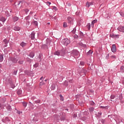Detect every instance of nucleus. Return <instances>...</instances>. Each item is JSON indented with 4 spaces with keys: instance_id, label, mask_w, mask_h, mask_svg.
Returning a JSON list of instances; mask_svg holds the SVG:
<instances>
[{
    "instance_id": "bb28decb",
    "label": "nucleus",
    "mask_w": 124,
    "mask_h": 124,
    "mask_svg": "<svg viewBox=\"0 0 124 124\" xmlns=\"http://www.w3.org/2000/svg\"><path fill=\"white\" fill-rule=\"evenodd\" d=\"M40 80H42L43 82H47L48 79H45V78H40Z\"/></svg>"
},
{
    "instance_id": "c85d7f7f",
    "label": "nucleus",
    "mask_w": 124,
    "mask_h": 124,
    "mask_svg": "<svg viewBox=\"0 0 124 124\" xmlns=\"http://www.w3.org/2000/svg\"><path fill=\"white\" fill-rule=\"evenodd\" d=\"M3 61V56L2 55H0V62H2Z\"/></svg>"
},
{
    "instance_id": "4c0bfd02",
    "label": "nucleus",
    "mask_w": 124,
    "mask_h": 124,
    "mask_svg": "<svg viewBox=\"0 0 124 124\" xmlns=\"http://www.w3.org/2000/svg\"><path fill=\"white\" fill-rule=\"evenodd\" d=\"M18 63H19V64H23V63H24V61H18Z\"/></svg>"
},
{
    "instance_id": "603ef678",
    "label": "nucleus",
    "mask_w": 124,
    "mask_h": 124,
    "mask_svg": "<svg viewBox=\"0 0 124 124\" xmlns=\"http://www.w3.org/2000/svg\"><path fill=\"white\" fill-rule=\"evenodd\" d=\"M82 47H83L84 48H86V47H87V45H84V44H82Z\"/></svg>"
},
{
    "instance_id": "de8ad7c7",
    "label": "nucleus",
    "mask_w": 124,
    "mask_h": 124,
    "mask_svg": "<svg viewBox=\"0 0 124 124\" xmlns=\"http://www.w3.org/2000/svg\"><path fill=\"white\" fill-rule=\"evenodd\" d=\"M110 98H111V99H114L115 98V96L114 95H111Z\"/></svg>"
},
{
    "instance_id": "3c124183",
    "label": "nucleus",
    "mask_w": 124,
    "mask_h": 124,
    "mask_svg": "<svg viewBox=\"0 0 124 124\" xmlns=\"http://www.w3.org/2000/svg\"><path fill=\"white\" fill-rule=\"evenodd\" d=\"M16 73H17V71H14L13 72V74H14V75H16Z\"/></svg>"
},
{
    "instance_id": "aec40b11",
    "label": "nucleus",
    "mask_w": 124,
    "mask_h": 124,
    "mask_svg": "<svg viewBox=\"0 0 124 124\" xmlns=\"http://www.w3.org/2000/svg\"><path fill=\"white\" fill-rule=\"evenodd\" d=\"M8 111H11L12 110V108H11V106H7L6 107Z\"/></svg>"
},
{
    "instance_id": "7c9ffc66",
    "label": "nucleus",
    "mask_w": 124,
    "mask_h": 124,
    "mask_svg": "<svg viewBox=\"0 0 124 124\" xmlns=\"http://www.w3.org/2000/svg\"><path fill=\"white\" fill-rule=\"evenodd\" d=\"M64 86H66V87H67V86H68V81L65 80L64 82Z\"/></svg>"
},
{
    "instance_id": "338daca9",
    "label": "nucleus",
    "mask_w": 124,
    "mask_h": 124,
    "mask_svg": "<svg viewBox=\"0 0 124 124\" xmlns=\"http://www.w3.org/2000/svg\"><path fill=\"white\" fill-rule=\"evenodd\" d=\"M1 26H2V25L0 23V27H1Z\"/></svg>"
},
{
    "instance_id": "e2e57ef3",
    "label": "nucleus",
    "mask_w": 124,
    "mask_h": 124,
    "mask_svg": "<svg viewBox=\"0 0 124 124\" xmlns=\"http://www.w3.org/2000/svg\"><path fill=\"white\" fill-rule=\"evenodd\" d=\"M106 58H109V54H108V56H107Z\"/></svg>"
},
{
    "instance_id": "a211bd4d",
    "label": "nucleus",
    "mask_w": 124,
    "mask_h": 124,
    "mask_svg": "<svg viewBox=\"0 0 124 124\" xmlns=\"http://www.w3.org/2000/svg\"><path fill=\"white\" fill-rule=\"evenodd\" d=\"M34 101L36 104H38V103H40V102H41V101L39 99L34 100Z\"/></svg>"
},
{
    "instance_id": "f03ea898",
    "label": "nucleus",
    "mask_w": 124,
    "mask_h": 124,
    "mask_svg": "<svg viewBox=\"0 0 124 124\" xmlns=\"http://www.w3.org/2000/svg\"><path fill=\"white\" fill-rule=\"evenodd\" d=\"M70 43V41H69V40H68V39H64L62 41V44H63V45L65 46H67V45Z\"/></svg>"
},
{
    "instance_id": "69168bd1",
    "label": "nucleus",
    "mask_w": 124,
    "mask_h": 124,
    "mask_svg": "<svg viewBox=\"0 0 124 124\" xmlns=\"http://www.w3.org/2000/svg\"><path fill=\"white\" fill-rule=\"evenodd\" d=\"M65 110H66V111H68V108H66V109H65Z\"/></svg>"
},
{
    "instance_id": "5fc2aeb1",
    "label": "nucleus",
    "mask_w": 124,
    "mask_h": 124,
    "mask_svg": "<svg viewBox=\"0 0 124 124\" xmlns=\"http://www.w3.org/2000/svg\"><path fill=\"white\" fill-rule=\"evenodd\" d=\"M74 118H77V115H76V114H74L73 115Z\"/></svg>"
},
{
    "instance_id": "8fccbe9b",
    "label": "nucleus",
    "mask_w": 124,
    "mask_h": 124,
    "mask_svg": "<svg viewBox=\"0 0 124 124\" xmlns=\"http://www.w3.org/2000/svg\"><path fill=\"white\" fill-rule=\"evenodd\" d=\"M24 11H25L26 13H28V12H29V9H28L24 10Z\"/></svg>"
},
{
    "instance_id": "09e8293b",
    "label": "nucleus",
    "mask_w": 124,
    "mask_h": 124,
    "mask_svg": "<svg viewBox=\"0 0 124 124\" xmlns=\"http://www.w3.org/2000/svg\"><path fill=\"white\" fill-rule=\"evenodd\" d=\"M69 83H73V79H70L69 81H68Z\"/></svg>"
},
{
    "instance_id": "72a5a7b5",
    "label": "nucleus",
    "mask_w": 124,
    "mask_h": 124,
    "mask_svg": "<svg viewBox=\"0 0 124 124\" xmlns=\"http://www.w3.org/2000/svg\"><path fill=\"white\" fill-rule=\"evenodd\" d=\"M63 27V28H66L67 27V23L66 22H64Z\"/></svg>"
},
{
    "instance_id": "f257e3e1",
    "label": "nucleus",
    "mask_w": 124,
    "mask_h": 124,
    "mask_svg": "<svg viewBox=\"0 0 124 124\" xmlns=\"http://www.w3.org/2000/svg\"><path fill=\"white\" fill-rule=\"evenodd\" d=\"M71 55L72 56H73L74 58H77L76 56L79 55V52L76 50H73L71 51Z\"/></svg>"
},
{
    "instance_id": "37998d69",
    "label": "nucleus",
    "mask_w": 124,
    "mask_h": 124,
    "mask_svg": "<svg viewBox=\"0 0 124 124\" xmlns=\"http://www.w3.org/2000/svg\"><path fill=\"white\" fill-rule=\"evenodd\" d=\"M53 10H55V11H57V10H58V9H57L56 6H53Z\"/></svg>"
},
{
    "instance_id": "a18cd8bd",
    "label": "nucleus",
    "mask_w": 124,
    "mask_h": 124,
    "mask_svg": "<svg viewBox=\"0 0 124 124\" xmlns=\"http://www.w3.org/2000/svg\"><path fill=\"white\" fill-rule=\"evenodd\" d=\"M119 99L120 100H122L123 99V96L122 95H119Z\"/></svg>"
},
{
    "instance_id": "a19ab883",
    "label": "nucleus",
    "mask_w": 124,
    "mask_h": 124,
    "mask_svg": "<svg viewBox=\"0 0 124 124\" xmlns=\"http://www.w3.org/2000/svg\"><path fill=\"white\" fill-rule=\"evenodd\" d=\"M3 42H4V43L5 44H7V43H8V41H7V40H6V39L4 40Z\"/></svg>"
},
{
    "instance_id": "6e6d98bb",
    "label": "nucleus",
    "mask_w": 124,
    "mask_h": 124,
    "mask_svg": "<svg viewBox=\"0 0 124 124\" xmlns=\"http://www.w3.org/2000/svg\"><path fill=\"white\" fill-rule=\"evenodd\" d=\"M74 37H75V38H78V35H76L74 36Z\"/></svg>"
},
{
    "instance_id": "7ed1b4c3",
    "label": "nucleus",
    "mask_w": 124,
    "mask_h": 124,
    "mask_svg": "<svg viewBox=\"0 0 124 124\" xmlns=\"http://www.w3.org/2000/svg\"><path fill=\"white\" fill-rule=\"evenodd\" d=\"M3 81H6V84H10L12 82L11 78H3Z\"/></svg>"
},
{
    "instance_id": "39448f33",
    "label": "nucleus",
    "mask_w": 124,
    "mask_h": 124,
    "mask_svg": "<svg viewBox=\"0 0 124 124\" xmlns=\"http://www.w3.org/2000/svg\"><path fill=\"white\" fill-rule=\"evenodd\" d=\"M20 3L24 4H25V5H27V4H28V3L25 2L18 1V2H17V4H16V8L18 7V6L20 5Z\"/></svg>"
},
{
    "instance_id": "4be33fe9",
    "label": "nucleus",
    "mask_w": 124,
    "mask_h": 124,
    "mask_svg": "<svg viewBox=\"0 0 124 124\" xmlns=\"http://www.w3.org/2000/svg\"><path fill=\"white\" fill-rule=\"evenodd\" d=\"M89 110L90 112H93V111L94 110V108H93V107L90 108H89Z\"/></svg>"
},
{
    "instance_id": "412c9836",
    "label": "nucleus",
    "mask_w": 124,
    "mask_h": 124,
    "mask_svg": "<svg viewBox=\"0 0 124 124\" xmlns=\"http://www.w3.org/2000/svg\"><path fill=\"white\" fill-rule=\"evenodd\" d=\"M10 84L11 85V87L12 88V89H14V88H15V85L14 84V83H13V82H12Z\"/></svg>"
},
{
    "instance_id": "dca6fc26",
    "label": "nucleus",
    "mask_w": 124,
    "mask_h": 124,
    "mask_svg": "<svg viewBox=\"0 0 124 124\" xmlns=\"http://www.w3.org/2000/svg\"><path fill=\"white\" fill-rule=\"evenodd\" d=\"M65 120V115H62L61 117V121L63 122Z\"/></svg>"
},
{
    "instance_id": "6ab92c4d",
    "label": "nucleus",
    "mask_w": 124,
    "mask_h": 124,
    "mask_svg": "<svg viewBox=\"0 0 124 124\" xmlns=\"http://www.w3.org/2000/svg\"><path fill=\"white\" fill-rule=\"evenodd\" d=\"M100 108H101V109H104L105 110H106L107 109H108V106H100Z\"/></svg>"
},
{
    "instance_id": "13d9d810",
    "label": "nucleus",
    "mask_w": 124,
    "mask_h": 124,
    "mask_svg": "<svg viewBox=\"0 0 124 124\" xmlns=\"http://www.w3.org/2000/svg\"><path fill=\"white\" fill-rule=\"evenodd\" d=\"M76 31V30L75 29H74V30H73V33H75V32H74V31Z\"/></svg>"
},
{
    "instance_id": "ea45409f",
    "label": "nucleus",
    "mask_w": 124,
    "mask_h": 124,
    "mask_svg": "<svg viewBox=\"0 0 124 124\" xmlns=\"http://www.w3.org/2000/svg\"><path fill=\"white\" fill-rule=\"evenodd\" d=\"M34 67H38V63H36L35 64L33 65Z\"/></svg>"
},
{
    "instance_id": "2f4dec72",
    "label": "nucleus",
    "mask_w": 124,
    "mask_h": 124,
    "mask_svg": "<svg viewBox=\"0 0 124 124\" xmlns=\"http://www.w3.org/2000/svg\"><path fill=\"white\" fill-rule=\"evenodd\" d=\"M22 105L23 106H24V107H27V102H22Z\"/></svg>"
},
{
    "instance_id": "052dcab7",
    "label": "nucleus",
    "mask_w": 124,
    "mask_h": 124,
    "mask_svg": "<svg viewBox=\"0 0 124 124\" xmlns=\"http://www.w3.org/2000/svg\"><path fill=\"white\" fill-rule=\"evenodd\" d=\"M91 105H94V102H92V103H91Z\"/></svg>"
},
{
    "instance_id": "cd10ccee",
    "label": "nucleus",
    "mask_w": 124,
    "mask_h": 124,
    "mask_svg": "<svg viewBox=\"0 0 124 124\" xmlns=\"http://www.w3.org/2000/svg\"><path fill=\"white\" fill-rule=\"evenodd\" d=\"M54 54V55H56V56H60L61 55V53L59 51H56Z\"/></svg>"
},
{
    "instance_id": "a878e982",
    "label": "nucleus",
    "mask_w": 124,
    "mask_h": 124,
    "mask_svg": "<svg viewBox=\"0 0 124 124\" xmlns=\"http://www.w3.org/2000/svg\"><path fill=\"white\" fill-rule=\"evenodd\" d=\"M30 57L31 58H33V57H34V53L33 52H31L30 54Z\"/></svg>"
},
{
    "instance_id": "b1692460",
    "label": "nucleus",
    "mask_w": 124,
    "mask_h": 124,
    "mask_svg": "<svg viewBox=\"0 0 124 124\" xmlns=\"http://www.w3.org/2000/svg\"><path fill=\"white\" fill-rule=\"evenodd\" d=\"M15 31H18L20 30V27H16L14 28Z\"/></svg>"
},
{
    "instance_id": "c756f323",
    "label": "nucleus",
    "mask_w": 124,
    "mask_h": 124,
    "mask_svg": "<svg viewBox=\"0 0 124 124\" xmlns=\"http://www.w3.org/2000/svg\"><path fill=\"white\" fill-rule=\"evenodd\" d=\"M93 54V51L90 50L87 53V55H92Z\"/></svg>"
},
{
    "instance_id": "0eeeda50",
    "label": "nucleus",
    "mask_w": 124,
    "mask_h": 124,
    "mask_svg": "<svg viewBox=\"0 0 124 124\" xmlns=\"http://www.w3.org/2000/svg\"><path fill=\"white\" fill-rule=\"evenodd\" d=\"M67 20H68V23L69 24H73V18H72L70 17H68L67 18Z\"/></svg>"
},
{
    "instance_id": "864d4df0",
    "label": "nucleus",
    "mask_w": 124,
    "mask_h": 124,
    "mask_svg": "<svg viewBox=\"0 0 124 124\" xmlns=\"http://www.w3.org/2000/svg\"><path fill=\"white\" fill-rule=\"evenodd\" d=\"M120 15L122 16V17H124V14L122 12L120 13Z\"/></svg>"
},
{
    "instance_id": "2eb2a0df",
    "label": "nucleus",
    "mask_w": 124,
    "mask_h": 124,
    "mask_svg": "<svg viewBox=\"0 0 124 124\" xmlns=\"http://www.w3.org/2000/svg\"><path fill=\"white\" fill-rule=\"evenodd\" d=\"M12 62H13L16 63V62H18V58H13L12 59Z\"/></svg>"
},
{
    "instance_id": "f704fd0d",
    "label": "nucleus",
    "mask_w": 124,
    "mask_h": 124,
    "mask_svg": "<svg viewBox=\"0 0 124 124\" xmlns=\"http://www.w3.org/2000/svg\"><path fill=\"white\" fill-rule=\"evenodd\" d=\"M105 122H106L105 119L101 120V123H102V124H105Z\"/></svg>"
},
{
    "instance_id": "0e129e2a",
    "label": "nucleus",
    "mask_w": 124,
    "mask_h": 124,
    "mask_svg": "<svg viewBox=\"0 0 124 124\" xmlns=\"http://www.w3.org/2000/svg\"><path fill=\"white\" fill-rule=\"evenodd\" d=\"M2 105L0 103V108H1Z\"/></svg>"
},
{
    "instance_id": "9d476101",
    "label": "nucleus",
    "mask_w": 124,
    "mask_h": 124,
    "mask_svg": "<svg viewBox=\"0 0 124 124\" xmlns=\"http://www.w3.org/2000/svg\"><path fill=\"white\" fill-rule=\"evenodd\" d=\"M2 122L6 124V122H10V120H9V118H8V117H6L5 119L2 120Z\"/></svg>"
},
{
    "instance_id": "393cba45",
    "label": "nucleus",
    "mask_w": 124,
    "mask_h": 124,
    "mask_svg": "<svg viewBox=\"0 0 124 124\" xmlns=\"http://www.w3.org/2000/svg\"><path fill=\"white\" fill-rule=\"evenodd\" d=\"M20 45L22 46V47H25L27 45V44L26 43L22 42L20 44Z\"/></svg>"
},
{
    "instance_id": "c9c22d12",
    "label": "nucleus",
    "mask_w": 124,
    "mask_h": 124,
    "mask_svg": "<svg viewBox=\"0 0 124 124\" xmlns=\"http://www.w3.org/2000/svg\"><path fill=\"white\" fill-rule=\"evenodd\" d=\"M59 96L61 98V100L63 101V96H62V94H60Z\"/></svg>"
},
{
    "instance_id": "79ce46f5",
    "label": "nucleus",
    "mask_w": 124,
    "mask_h": 124,
    "mask_svg": "<svg viewBox=\"0 0 124 124\" xmlns=\"http://www.w3.org/2000/svg\"><path fill=\"white\" fill-rule=\"evenodd\" d=\"M34 25H35V26H38V23H37V21H34Z\"/></svg>"
},
{
    "instance_id": "5701e85b",
    "label": "nucleus",
    "mask_w": 124,
    "mask_h": 124,
    "mask_svg": "<svg viewBox=\"0 0 124 124\" xmlns=\"http://www.w3.org/2000/svg\"><path fill=\"white\" fill-rule=\"evenodd\" d=\"M13 20L14 22H16V21H18V20H19V18H18V17L17 16H15L14 17Z\"/></svg>"
},
{
    "instance_id": "9b49d317",
    "label": "nucleus",
    "mask_w": 124,
    "mask_h": 124,
    "mask_svg": "<svg viewBox=\"0 0 124 124\" xmlns=\"http://www.w3.org/2000/svg\"><path fill=\"white\" fill-rule=\"evenodd\" d=\"M102 115V112H98L97 114H95L96 118H101Z\"/></svg>"
},
{
    "instance_id": "473e14b6",
    "label": "nucleus",
    "mask_w": 124,
    "mask_h": 124,
    "mask_svg": "<svg viewBox=\"0 0 124 124\" xmlns=\"http://www.w3.org/2000/svg\"><path fill=\"white\" fill-rule=\"evenodd\" d=\"M17 94H18V95H20V94H22V91L21 90L17 91Z\"/></svg>"
},
{
    "instance_id": "f3484780",
    "label": "nucleus",
    "mask_w": 124,
    "mask_h": 124,
    "mask_svg": "<svg viewBox=\"0 0 124 124\" xmlns=\"http://www.w3.org/2000/svg\"><path fill=\"white\" fill-rule=\"evenodd\" d=\"M6 19L5 18L3 17H1L0 18V21H1V22H2L3 23H4V22H5L6 21Z\"/></svg>"
},
{
    "instance_id": "bf43d9fd",
    "label": "nucleus",
    "mask_w": 124,
    "mask_h": 124,
    "mask_svg": "<svg viewBox=\"0 0 124 124\" xmlns=\"http://www.w3.org/2000/svg\"><path fill=\"white\" fill-rule=\"evenodd\" d=\"M47 4H51V2H49V1H47L46 2Z\"/></svg>"
},
{
    "instance_id": "58836bf2",
    "label": "nucleus",
    "mask_w": 124,
    "mask_h": 124,
    "mask_svg": "<svg viewBox=\"0 0 124 124\" xmlns=\"http://www.w3.org/2000/svg\"><path fill=\"white\" fill-rule=\"evenodd\" d=\"M121 70H122V71L123 72H124V66H121Z\"/></svg>"
},
{
    "instance_id": "20e7f679",
    "label": "nucleus",
    "mask_w": 124,
    "mask_h": 124,
    "mask_svg": "<svg viewBox=\"0 0 124 124\" xmlns=\"http://www.w3.org/2000/svg\"><path fill=\"white\" fill-rule=\"evenodd\" d=\"M111 49V51L113 53H116V52H117V48L116 47V45H112Z\"/></svg>"
},
{
    "instance_id": "680f3d73",
    "label": "nucleus",
    "mask_w": 124,
    "mask_h": 124,
    "mask_svg": "<svg viewBox=\"0 0 124 124\" xmlns=\"http://www.w3.org/2000/svg\"><path fill=\"white\" fill-rule=\"evenodd\" d=\"M43 84H44V82H43V83H40V85H43Z\"/></svg>"
},
{
    "instance_id": "c03bdc74",
    "label": "nucleus",
    "mask_w": 124,
    "mask_h": 124,
    "mask_svg": "<svg viewBox=\"0 0 124 124\" xmlns=\"http://www.w3.org/2000/svg\"><path fill=\"white\" fill-rule=\"evenodd\" d=\"M84 64H85V63L84 62H80V65H84Z\"/></svg>"
},
{
    "instance_id": "6e6552de",
    "label": "nucleus",
    "mask_w": 124,
    "mask_h": 124,
    "mask_svg": "<svg viewBox=\"0 0 124 124\" xmlns=\"http://www.w3.org/2000/svg\"><path fill=\"white\" fill-rule=\"evenodd\" d=\"M119 35H116L114 34L110 35V37H112V38H119Z\"/></svg>"
},
{
    "instance_id": "423d86ee",
    "label": "nucleus",
    "mask_w": 124,
    "mask_h": 124,
    "mask_svg": "<svg viewBox=\"0 0 124 124\" xmlns=\"http://www.w3.org/2000/svg\"><path fill=\"white\" fill-rule=\"evenodd\" d=\"M117 30L121 32H124V26H119Z\"/></svg>"
},
{
    "instance_id": "49530a36",
    "label": "nucleus",
    "mask_w": 124,
    "mask_h": 124,
    "mask_svg": "<svg viewBox=\"0 0 124 124\" xmlns=\"http://www.w3.org/2000/svg\"><path fill=\"white\" fill-rule=\"evenodd\" d=\"M87 27H88V30H90V29H91V24H88V25H87Z\"/></svg>"
},
{
    "instance_id": "e433bc0d",
    "label": "nucleus",
    "mask_w": 124,
    "mask_h": 124,
    "mask_svg": "<svg viewBox=\"0 0 124 124\" xmlns=\"http://www.w3.org/2000/svg\"><path fill=\"white\" fill-rule=\"evenodd\" d=\"M110 59L113 60V59H116V56L115 55H111L110 56Z\"/></svg>"
},
{
    "instance_id": "1a4fd4ad",
    "label": "nucleus",
    "mask_w": 124,
    "mask_h": 124,
    "mask_svg": "<svg viewBox=\"0 0 124 124\" xmlns=\"http://www.w3.org/2000/svg\"><path fill=\"white\" fill-rule=\"evenodd\" d=\"M93 3L92 2H90L89 1H87L86 3V7H90V6H91V5H93Z\"/></svg>"
},
{
    "instance_id": "4468645a",
    "label": "nucleus",
    "mask_w": 124,
    "mask_h": 124,
    "mask_svg": "<svg viewBox=\"0 0 124 124\" xmlns=\"http://www.w3.org/2000/svg\"><path fill=\"white\" fill-rule=\"evenodd\" d=\"M97 22V20H94L92 22V24H91V27L92 28H93V25H94V24H95V23H96Z\"/></svg>"
},
{
    "instance_id": "ddd939ff",
    "label": "nucleus",
    "mask_w": 124,
    "mask_h": 124,
    "mask_svg": "<svg viewBox=\"0 0 124 124\" xmlns=\"http://www.w3.org/2000/svg\"><path fill=\"white\" fill-rule=\"evenodd\" d=\"M50 89L52 91H54V90H55V89H56V84H52L50 87Z\"/></svg>"
},
{
    "instance_id": "774afa93",
    "label": "nucleus",
    "mask_w": 124,
    "mask_h": 124,
    "mask_svg": "<svg viewBox=\"0 0 124 124\" xmlns=\"http://www.w3.org/2000/svg\"><path fill=\"white\" fill-rule=\"evenodd\" d=\"M48 25H50V22L47 23Z\"/></svg>"
},
{
    "instance_id": "f8f14e48",
    "label": "nucleus",
    "mask_w": 124,
    "mask_h": 124,
    "mask_svg": "<svg viewBox=\"0 0 124 124\" xmlns=\"http://www.w3.org/2000/svg\"><path fill=\"white\" fill-rule=\"evenodd\" d=\"M35 34V33H34V32H32L31 34V39L33 40L35 38V37H34V35Z\"/></svg>"
},
{
    "instance_id": "4d7b16f0",
    "label": "nucleus",
    "mask_w": 124,
    "mask_h": 124,
    "mask_svg": "<svg viewBox=\"0 0 124 124\" xmlns=\"http://www.w3.org/2000/svg\"><path fill=\"white\" fill-rule=\"evenodd\" d=\"M29 103L31 104L30 105H32V106H34V105H33V104L31 103V102H29Z\"/></svg>"
}]
</instances>
